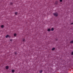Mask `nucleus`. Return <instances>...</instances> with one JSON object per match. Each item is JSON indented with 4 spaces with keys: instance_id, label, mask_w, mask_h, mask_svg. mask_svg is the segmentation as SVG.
I'll use <instances>...</instances> for the list:
<instances>
[{
    "instance_id": "nucleus-1",
    "label": "nucleus",
    "mask_w": 73,
    "mask_h": 73,
    "mask_svg": "<svg viewBox=\"0 0 73 73\" xmlns=\"http://www.w3.org/2000/svg\"><path fill=\"white\" fill-rule=\"evenodd\" d=\"M53 15L55 16H56V17H57V16H58V13H54Z\"/></svg>"
},
{
    "instance_id": "nucleus-2",
    "label": "nucleus",
    "mask_w": 73,
    "mask_h": 73,
    "mask_svg": "<svg viewBox=\"0 0 73 73\" xmlns=\"http://www.w3.org/2000/svg\"><path fill=\"white\" fill-rule=\"evenodd\" d=\"M5 68L6 69H8V68H9V67L8 66H6Z\"/></svg>"
},
{
    "instance_id": "nucleus-3",
    "label": "nucleus",
    "mask_w": 73,
    "mask_h": 73,
    "mask_svg": "<svg viewBox=\"0 0 73 73\" xmlns=\"http://www.w3.org/2000/svg\"><path fill=\"white\" fill-rule=\"evenodd\" d=\"M9 37V35H7L6 36V38H8V37Z\"/></svg>"
},
{
    "instance_id": "nucleus-4",
    "label": "nucleus",
    "mask_w": 73,
    "mask_h": 73,
    "mask_svg": "<svg viewBox=\"0 0 73 73\" xmlns=\"http://www.w3.org/2000/svg\"><path fill=\"white\" fill-rule=\"evenodd\" d=\"M12 72H13V73H14V72H15V70H12Z\"/></svg>"
},
{
    "instance_id": "nucleus-5",
    "label": "nucleus",
    "mask_w": 73,
    "mask_h": 73,
    "mask_svg": "<svg viewBox=\"0 0 73 73\" xmlns=\"http://www.w3.org/2000/svg\"><path fill=\"white\" fill-rule=\"evenodd\" d=\"M50 31H51L50 29H48V31L49 32Z\"/></svg>"
},
{
    "instance_id": "nucleus-6",
    "label": "nucleus",
    "mask_w": 73,
    "mask_h": 73,
    "mask_svg": "<svg viewBox=\"0 0 73 73\" xmlns=\"http://www.w3.org/2000/svg\"><path fill=\"white\" fill-rule=\"evenodd\" d=\"M55 49V48H53L52 49V50H54Z\"/></svg>"
},
{
    "instance_id": "nucleus-7",
    "label": "nucleus",
    "mask_w": 73,
    "mask_h": 73,
    "mask_svg": "<svg viewBox=\"0 0 73 73\" xmlns=\"http://www.w3.org/2000/svg\"><path fill=\"white\" fill-rule=\"evenodd\" d=\"M1 28H4V26L3 25H1Z\"/></svg>"
},
{
    "instance_id": "nucleus-8",
    "label": "nucleus",
    "mask_w": 73,
    "mask_h": 73,
    "mask_svg": "<svg viewBox=\"0 0 73 73\" xmlns=\"http://www.w3.org/2000/svg\"><path fill=\"white\" fill-rule=\"evenodd\" d=\"M54 30V28H52L51 29V31H53Z\"/></svg>"
},
{
    "instance_id": "nucleus-9",
    "label": "nucleus",
    "mask_w": 73,
    "mask_h": 73,
    "mask_svg": "<svg viewBox=\"0 0 73 73\" xmlns=\"http://www.w3.org/2000/svg\"><path fill=\"white\" fill-rule=\"evenodd\" d=\"M42 72V70H41L40 71V73H41Z\"/></svg>"
},
{
    "instance_id": "nucleus-10",
    "label": "nucleus",
    "mask_w": 73,
    "mask_h": 73,
    "mask_svg": "<svg viewBox=\"0 0 73 73\" xmlns=\"http://www.w3.org/2000/svg\"><path fill=\"white\" fill-rule=\"evenodd\" d=\"M16 35H17L16 34H15L14 35V36H16Z\"/></svg>"
},
{
    "instance_id": "nucleus-11",
    "label": "nucleus",
    "mask_w": 73,
    "mask_h": 73,
    "mask_svg": "<svg viewBox=\"0 0 73 73\" xmlns=\"http://www.w3.org/2000/svg\"><path fill=\"white\" fill-rule=\"evenodd\" d=\"M70 43H73V40L71 41L70 42Z\"/></svg>"
},
{
    "instance_id": "nucleus-12",
    "label": "nucleus",
    "mask_w": 73,
    "mask_h": 73,
    "mask_svg": "<svg viewBox=\"0 0 73 73\" xmlns=\"http://www.w3.org/2000/svg\"><path fill=\"white\" fill-rule=\"evenodd\" d=\"M23 41H25V39H23Z\"/></svg>"
},
{
    "instance_id": "nucleus-13",
    "label": "nucleus",
    "mask_w": 73,
    "mask_h": 73,
    "mask_svg": "<svg viewBox=\"0 0 73 73\" xmlns=\"http://www.w3.org/2000/svg\"><path fill=\"white\" fill-rule=\"evenodd\" d=\"M17 13L16 12L15 13V15H17Z\"/></svg>"
},
{
    "instance_id": "nucleus-14",
    "label": "nucleus",
    "mask_w": 73,
    "mask_h": 73,
    "mask_svg": "<svg viewBox=\"0 0 73 73\" xmlns=\"http://www.w3.org/2000/svg\"><path fill=\"white\" fill-rule=\"evenodd\" d=\"M15 54H17V52H15Z\"/></svg>"
},
{
    "instance_id": "nucleus-15",
    "label": "nucleus",
    "mask_w": 73,
    "mask_h": 73,
    "mask_svg": "<svg viewBox=\"0 0 73 73\" xmlns=\"http://www.w3.org/2000/svg\"><path fill=\"white\" fill-rule=\"evenodd\" d=\"M55 4H57V2H55Z\"/></svg>"
},
{
    "instance_id": "nucleus-16",
    "label": "nucleus",
    "mask_w": 73,
    "mask_h": 73,
    "mask_svg": "<svg viewBox=\"0 0 73 73\" xmlns=\"http://www.w3.org/2000/svg\"><path fill=\"white\" fill-rule=\"evenodd\" d=\"M10 4L11 5H12L13 4V3L11 2L10 3Z\"/></svg>"
},
{
    "instance_id": "nucleus-17",
    "label": "nucleus",
    "mask_w": 73,
    "mask_h": 73,
    "mask_svg": "<svg viewBox=\"0 0 73 73\" xmlns=\"http://www.w3.org/2000/svg\"><path fill=\"white\" fill-rule=\"evenodd\" d=\"M60 2H62V0H60Z\"/></svg>"
},
{
    "instance_id": "nucleus-18",
    "label": "nucleus",
    "mask_w": 73,
    "mask_h": 73,
    "mask_svg": "<svg viewBox=\"0 0 73 73\" xmlns=\"http://www.w3.org/2000/svg\"><path fill=\"white\" fill-rule=\"evenodd\" d=\"M71 54H72V55H73V52H72Z\"/></svg>"
},
{
    "instance_id": "nucleus-19",
    "label": "nucleus",
    "mask_w": 73,
    "mask_h": 73,
    "mask_svg": "<svg viewBox=\"0 0 73 73\" xmlns=\"http://www.w3.org/2000/svg\"><path fill=\"white\" fill-rule=\"evenodd\" d=\"M10 41H12V39H10Z\"/></svg>"
},
{
    "instance_id": "nucleus-20",
    "label": "nucleus",
    "mask_w": 73,
    "mask_h": 73,
    "mask_svg": "<svg viewBox=\"0 0 73 73\" xmlns=\"http://www.w3.org/2000/svg\"><path fill=\"white\" fill-rule=\"evenodd\" d=\"M71 24H73V23H72Z\"/></svg>"
}]
</instances>
